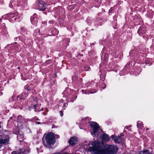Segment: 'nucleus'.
Here are the masks:
<instances>
[{"label":"nucleus","mask_w":154,"mask_h":154,"mask_svg":"<svg viewBox=\"0 0 154 154\" xmlns=\"http://www.w3.org/2000/svg\"><path fill=\"white\" fill-rule=\"evenodd\" d=\"M93 147H90L89 151L93 154H115L118 150L117 146L112 145H106L102 149V144L98 140L92 143Z\"/></svg>","instance_id":"nucleus-1"},{"label":"nucleus","mask_w":154,"mask_h":154,"mask_svg":"<svg viewBox=\"0 0 154 154\" xmlns=\"http://www.w3.org/2000/svg\"><path fill=\"white\" fill-rule=\"evenodd\" d=\"M43 0H37L38 2L34 5V9L35 10H45L47 5Z\"/></svg>","instance_id":"nucleus-2"},{"label":"nucleus","mask_w":154,"mask_h":154,"mask_svg":"<svg viewBox=\"0 0 154 154\" xmlns=\"http://www.w3.org/2000/svg\"><path fill=\"white\" fill-rule=\"evenodd\" d=\"M55 137L52 133H49L46 137V140L48 144L49 145L53 144L54 143Z\"/></svg>","instance_id":"nucleus-3"},{"label":"nucleus","mask_w":154,"mask_h":154,"mask_svg":"<svg viewBox=\"0 0 154 154\" xmlns=\"http://www.w3.org/2000/svg\"><path fill=\"white\" fill-rule=\"evenodd\" d=\"M90 124L91 127L93 128V131L92 134V135L95 134H95L99 128V125L97 123L93 122H90Z\"/></svg>","instance_id":"nucleus-4"},{"label":"nucleus","mask_w":154,"mask_h":154,"mask_svg":"<svg viewBox=\"0 0 154 154\" xmlns=\"http://www.w3.org/2000/svg\"><path fill=\"white\" fill-rule=\"evenodd\" d=\"M146 31V28L145 27L140 26L138 30V33L140 35L145 33Z\"/></svg>","instance_id":"nucleus-5"},{"label":"nucleus","mask_w":154,"mask_h":154,"mask_svg":"<svg viewBox=\"0 0 154 154\" xmlns=\"http://www.w3.org/2000/svg\"><path fill=\"white\" fill-rule=\"evenodd\" d=\"M112 139L116 143H119L121 141V139L119 136H117L115 135L112 136Z\"/></svg>","instance_id":"nucleus-6"},{"label":"nucleus","mask_w":154,"mask_h":154,"mask_svg":"<svg viewBox=\"0 0 154 154\" xmlns=\"http://www.w3.org/2000/svg\"><path fill=\"white\" fill-rule=\"evenodd\" d=\"M102 140L105 141L107 142L109 139V137L108 135L106 134H104L101 137Z\"/></svg>","instance_id":"nucleus-7"},{"label":"nucleus","mask_w":154,"mask_h":154,"mask_svg":"<svg viewBox=\"0 0 154 154\" xmlns=\"http://www.w3.org/2000/svg\"><path fill=\"white\" fill-rule=\"evenodd\" d=\"M76 141V139L75 137H72L69 141V143L70 144L73 146L75 144V142Z\"/></svg>","instance_id":"nucleus-8"},{"label":"nucleus","mask_w":154,"mask_h":154,"mask_svg":"<svg viewBox=\"0 0 154 154\" xmlns=\"http://www.w3.org/2000/svg\"><path fill=\"white\" fill-rule=\"evenodd\" d=\"M120 4L121 2H118L117 4H116V5H114L113 7H111L110 10H113L114 9H116L117 8L119 9L120 7L119 5Z\"/></svg>","instance_id":"nucleus-9"},{"label":"nucleus","mask_w":154,"mask_h":154,"mask_svg":"<svg viewBox=\"0 0 154 154\" xmlns=\"http://www.w3.org/2000/svg\"><path fill=\"white\" fill-rule=\"evenodd\" d=\"M8 142V139H3L0 138V144H5Z\"/></svg>","instance_id":"nucleus-10"},{"label":"nucleus","mask_w":154,"mask_h":154,"mask_svg":"<svg viewBox=\"0 0 154 154\" xmlns=\"http://www.w3.org/2000/svg\"><path fill=\"white\" fill-rule=\"evenodd\" d=\"M140 154H150L149 151L147 150H146L143 151H140Z\"/></svg>","instance_id":"nucleus-11"},{"label":"nucleus","mask_w":154,"mask_h":154,"mask_svg":"<svg viewBox=\"0 0 154 154\" xmlns=\"http://www.w3.org/2000/svg\"><path fill=\"white\" fill-rule=\"evenodd\" d=\"M76 6V5L75 4L70 5L69 7V10H73L75 9Z\"/></svg>","instance_id":"nucleus-12"},{"label":"nucleus","mask_w":154,"mask_h":154,"mask_svg":"<svg viewBox=\"0 0 154 154\" xmlns=\"http://www.w3.org/2000/svg\"><path fill=\"white\" fill-rule=\"evenodd\" d=\"M14 0H11V2L9 4V7L11 8H12L13 9H14V8L13 7V6L12 3H14Z\"/></svg>","instance_id":"nucleus-13"},{"label":"nucleus","mask_w":154,"mask_h":154,"mask_svg":"<svg viewBox=\"0 0 154 154\" xmlns=\"http://www.w3.org/2000/svg\"><path fill=\"white\" fill-rule=\"evenodd\" d=\"M23 137V136H21L20 134L18 135L17 136V138L20 140V141H22V140H20V139L21 138L22 139Z\"/></svg>","instance_id":"nucleus-14"},{"label":"nucleus","mask_w":154,"mask_h":154,"mask_svg":"<svg viewBox=\"0 0 154 154\" xmlns=\"http://www.w3.org/2000/svg\"><path fill=\"white\" fill-rule=\"evenodd\" d=\"M24 88L25 89L27 90L28 91H30V88L29 86L28 85H25L24 87Z\"/></svg>","instance_id":"nucleus-15"},{"label":"nucleus","mask_w":154,"mask_h":154,"mask_svg":"<svg viewBox=\"0 0 154 154\" xmlns=\"http://www.w3.org/2000/svg\"><path fill=\"white\" fill-rule=\"evenodd\" d=\"M55 8V10H56H56H62V9H63L62 7H61V6L57 7L56 8Z\"/></svg>","instance_id":"nucleus-16"},{"label":"nucleus","mask_w":154,"mask_h":154,"mask_svg":"<svg viewBox=\"0 0 154 154\" xmlns=\"http://www.w3.org/2000/svg\"><path fill=\"white\" fill-rule=\"evenodd\" d=\"M59 113H60V116H63V112L62 111H60V112H59Z\"/></svg>","instance_id":"nucleus-17"},{"label":"nucleus","mask_w":154,"mask_h":154,"mask_svg":"<svg viewBox=\"0 0 154 154\" xmlns=\"http://www.w3.org/2000/svg\"><path fill=\"white\" fill-rule=\"evenodd\" d=\"M137 126L138 128H139V127H140L141 126V124L140 123V124L139 123H138L137 124Z\"/></svg>","instance_id":"nucleus-18"},{"label":"nucleus","mask_w":154,"mask_h":154,"mask_svg":"<svg viewBox=\"0 0 154 154\" xmlns=\"http://www.w3.org/2000/svg\"><path fill=\"white\" fill-rule=\"evenodd\" d=\"M36 107H37V106L36 105H34V108H35V111H36Z\"/></svg>","instance_id":"nucleus-19"},{"label":"nucleus","mask_w":154,"mask_h":154,"mask_svg":"<svg viewBox=\"0 0 154 154\" xmlns=\"http://www.w3.org/2000/svg\"><path fill=\"white\" fill-rule=\"evenodd\" d=\"M36 123L37 124H40V122H36Z\"/></svg>","instance_id":"nucleus-20"},{"label":"nucleus","mask_w":154,"mask_h":154,"mask_svg":"<svg viewBox=\"0 0 154 154\" xmlns=\"http://www.w3.org/2000/svg\"><path fill=\"white\" fill-rule=\"evenodd\" d=\"M32 19H31V22L33 24V23L32 21Z\"/></svg>","instance_id":"nucleus-21"},{"label":"nucleus","mask_w":154,"mask_h":154,"mask_svg":"<svg viewBox=\"0 0 154 154\" xmlns=\"http://www.w3.org/2000/svg\"><path fill=\"white\" fill-rule=\"evenodd\" d=\"M1 122H0V128H1Z\"/></svg>","instance_id":"nucleus-22"},{"label":"nucleus","mask_w":154,"mask_h":154,"mask_svg":"<svg viewBox=\"0 0 154 154\" xmlns=\"http://www.w3.org/2000/svg\"><path fill=\"white\" fill-rule=\"evenodd\" d=\"M123 136L122 134H121L120 136V137H121V136Z\"/></svg>","instance_id":"nucleus-23"},{"label":"nucleus","mask_w":154,"mask_h":154,"mask_svg":"<svg viewBox=\"0 0 154 154\" xmlns=\"http://www.w3.org/2000/svg\"><path fill=\"white\" fill-rule=\"evenodd\" d=\"M87 68H87V69H86V70H88V69H89V68L88 67H87Z\"/></svg>","instance_id":"nucleus-24"},{"label":"nucleus","mask_w":154,"mask_h":154,"mask_svg":"<svg viewBox=\"0 0 154 154\" xmlns=\"http://www.w3.org/2000/svg\"><path fill=\"white\" fill-rule=\"evenodd\" d=\"M19 97H20V96H17V97H18V99H17V100H18V98H19Z\"/></svg>","instance_id":"nucleus-25"},{"label":"nucleus","mask_w":154,"mask_h":154,"mask_svg":"<svg viewBox=\"0 0 154 154\" xmlns=\"http://www.w3.org/2000/svg\"><path fill=\"white\" fill-rule=\"evenodd\" d=\"M56 136H57V137H58V138H59V136L58 135H56Z\"/></svg>","instance_id":"nucleus-26"},{"label":"nucleus","mask_w":154,"mask_h":154,"mask_svg":"<svg viewBox=\"0 0 154 154\" xmlns=\"http://www.w3.org/2000/svg\"><path fill=\"white\" fill-rule=\"evenodd\" d=\"M14 96H12V99H13V98H14Z\"/></svg>","instance_id":"nucleus-27"},{"label":"nucleus","mask_w":154,"mask_h":154,"mask_svg":"<svg viewBox=\"0 0 154 154\" xmlns=\"http://www.w3.org/2000/svg\"><path fill=\"white\" fill-rule=\"evenodd\" d=\"M20 67H18V69H20Z\"/></svg>","instance_id":"nucleus-28"},{"label":"nucleus","mask_w":154,"mask_h":154,"mask_svg":"<svg viewBox=\"0 0 154 154\" xmlns=\"http://www.w3.org/2000/svg\"><path fill=\"white\" fill-rule=\"evenodd\" d=\"M79 55H81V54H79ZM81 56H82V55H81Z\"/></svg>","instance_id":"nucleus-29"},{"label":"nucleus","mask_w":154,"mask_h":154,"mask_svg":"<svg viewBox=\"0 0 154 154\" xmlns=\"http://www.w3.org/2000/svg\"><path fill=\"white\" fill-rule=\"evenodd\" d=\"M1 146H2L1 145H0V149L1 148Z\"/></svg>","instance_id":"nucleus-30"},{"label":"nucleus","mask_w":154,"mask_h":154,"mask_svg":"<svg viewBox=\"0 0 154 154\" xmlns=\"http://www.w3.org/2000/svg\"><path fill=\"white\" fill-rule=\"evenodd\" d=\"M21 99V98L20 97V99H19V100H20V99Z\"/></svg>","instance_id":"nucleus-31"},{"label":"nucleus","mask_w":154,"mask_h":154,"mask_svg":"<svg viewBox=\"0 0 154 154\" xmlns=\"http://www.w3.org/2000/svg\"><path fill=\"white\" fill-rule=\"evenodd\" d=\"M63 106H65V104H64L63 105Z\"/></svg>","instance_id":"nucleus-32"},{"label":"nucleus","mask_w":154,"mask_h":154,"mask_svg":"<svg viewBox=\"0 0 154 154\" xmlns=\"http://www.w3.org/2000/svg\"><path fill=\"white\" fill-rule=\"evenodd\" d=\"M64 154H67V153H65Z\"/></svg>","instance_id":"nucleus-33"},{"label":"nucleus","mask_w":154,"mask_h":154,"mask_svg":"<svg viewBox=\"0 0 154 154\" xmlns=\"http://www.w3.org/2000/svg\"><path fill=\"white\" fill-rule=\"evenodd\" d=\"M19 117H21V116H20Z\"/></svg>","instance_id":"nucleus-34"}]
</instances>
